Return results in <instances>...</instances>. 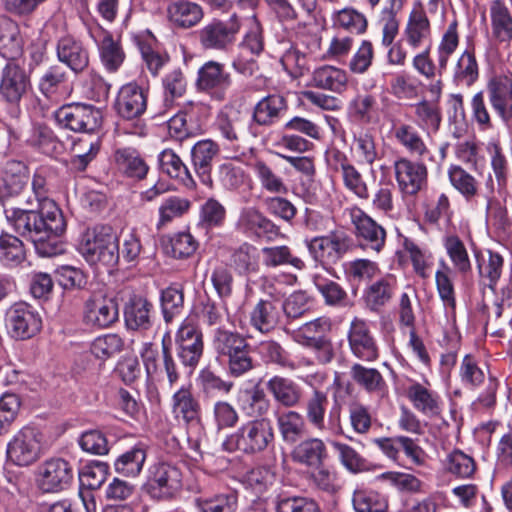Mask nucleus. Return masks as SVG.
I'll use <instances>...</instances> for the list:
<instances>
[{
	"mask_svg": "<svg viewBox=\"0 0 512 512\" xmlns=\"http://www.w3.org/2000/svg\"><path fill=\"white\" fill-rule=\"evenodd\" d=\"M351 354L364 362H374L380 357L377 338L369 321L354 317L346 334Z\"/></svg>",
	"mask_w": 512,
	"mask_h": 512,
	"instance_id": "f3484780",
	"label": "nucleus"
},
{
	"mask_svg": "<svg viewBox=\"0 0 512 512\" xmlns=\"http://www.w3.org/2000/svg\"><path fill=\"white\" fill-rule=\"evenodd\" d=\"M480 78V67L473 42L467 43L452 70V82L456 87H472Z\"/></svg>",
	"mask_w": 512,
	"mask_h": 512,
	"instance_id": "473e14b6",
	"label": "nucleus"
},
{
	"mask_svg": "<svg viewBox=\"0 0 512 512\" xmlns=\"http://www.w3.org/2000/svg\"><path fill=\"white\" fill-rule=\"evenodd\" d=\"M452 269L444 261H439V268L435 272V286L438 296L443 304L444 309L455 315L457 299L454 282L451 278Z\"/></svg>",
	"mask_w": 512,
	"mask_h": 512,
	"instance_id": "4d7b16f0",
	"label": "nucleus"
},
{
	"mask_svg": "<svg viewBox=\"0 0 512 512\" xmlns=\"http://www.w3.org/2000/svg\"><path fill=\"white\" fill-rule=\"evenodd\" d=\"M191 208V202L187 198L169 196L165 198L158 208L157 231L166 228L173 220L183 217Z\"/></svg>",
	"mask_w": 512,
	"mask_h": 512,
	"instance_id": "69168bd1",
	"label": "nucleus"
},
{
	"mask_svg": "<svg viewBox=\"0 0 512 512\" xmlns=\"http://www.w3.org/2000/svg\"><path fill=\"white\" fill-rule=\"evenodd\" d=\"M312 283L325 305L334 308H346L351 305V299L340 283L320 273L313 274Z\"/></svg>",
	"mask_w": 512,
	"mask_h": 512,
	"instance_id": "09e8293b",
	"label": "nucleus"
},
{
	"mask_svg": "<svg viewBox=\"0 0 512 512\" xmlns=\"http://www.w3.org/2000/svg\"><path fill=\"white\" fill-rule=\"evenodd\" d=\"M357 246L366 252L380 253L386 244L385 228L358 206L347 209Z\"/></svg>",
	"mask_w": 512,
	"mask_h": 512,
	"instance_id": "9b49d317",
	"label": "nucleus"
},
{
	"mask_svg": "<svg viewBox=\"0 0 512 512\" xmlns=\"http://www.w3.org/2000/svg\"><path fill=\"white\" fill-rule=\"evenodd\" d=\"M392 132L396 142L411 156L424 160L430 155V149L420 132L413 125L400 123L393 127Z\"/></svg>",
	"mask_w": 512,
	"mask_h": 512,
	"instance_id": "a18cd8bd",
	"label": "nucleus"
},
{
	"mask_svg": "<svg viewBox=\"0 0 512 512\" xmlns=\"http://www.w3.org/2000/svg\"><path fill=\"white\" fill-rule=\"evenodd\" d=\"M206 108L201 103H187L183 109L168 120V132L171 138L183 141L190 136L188 121L192 122Z\"/></svg>",
	"mask_w": 512,
	"mask_h": 512,
	"instance_id": "13d9d810",
	"label": "nucleus"
},
{
	"mask_svg": "<svg viewBox=\"0 0 512 512\" xmlns=\"http://www.w3.org/2000/svg\"><path fill=\"white\" fill-rule=\"evenodd\" d=\"M289 110L285 96L279 93L269 94L261 98L252 111V122L262 127H272L279 123Z\"/></svg>",
	"mask_w": 512,
	"mask_h": 512,
	"instance_id": "cd10ccee",
	"label": "nucleus"
},
{
	"mask_svg": "<svg viewBox=\"0 0 512 512\" xmlns=\"http://www.w3.org/2000/svg\"><path fill=\"white\" fill-rule=\"evenodd\" d=\"M236 229L254 242H273L282 236L280 226L254 206L241 209Z\"/></svg>",
	"mask_w": 512,
	"mask_h": 512,
	"instance_id": "4468645a",
	"label": "nucleus"
},
{
	"mask_svg": "<svg viewBox=\"0 0 512 512\" xmlns=\"http://www.w3.org/2000/svg\"><path fill=\"white\" fill-rule=\"evenodd\" d=\"M8 223L20 236L34 243L36 252L44 257H52L63 252V244L58 239L65 231L67 223L63 214L59 222L52 216L40 217L31 211L20 208H5Z\"/></svg>",
	"mask_w": 512,
	"mask_h": 512,
	"instance_id": "f257e3e1",
	"label": "nucleus"
},
{
	"mask_svg": "<svg viewBox=\"0 0 512 512\" xmlns=\"http://www.w3.org/2000/svg\"><path fill=\"white\" fill-rule=\"evenodd\" d=\"M292 460L307 467H320L328 458L324 441L311 437L300 441L291 452Z\"/></svg>",
	"mask_w": 512,
	"mask_h": 512,
	"instance_id": "79ce46f5",
	"label": "nucleus"
},
{
	"mask_svg": "<svg viewBox=\"0 0 512 512\" xmlns=\"http://www.w3.org/2000/svg\"><path fill=\"white\" fill-rule=\"evenodd\" d=\"M50 173V169L46 166H41L35 170L32 177L31 187L37 206L35 209L23 210L31 211L38 214L40 217L52 216V219L54 218L55 222H59L60 215L63 214V212L57 203L49 197L50 188L48 185V178Z\"/></svg>",
	"mask_w": 512,
	"mask_h": 512,
	"instance_id": "a878e982",
	"label": "nucleus"
},
{
	"mask_svg": "<svg viewBox=\"0 0 512 512\" xmlns=\"http://www.w3.org/2000/svg\"><path fill=\"white\" fill-rule=\"evenodd\" d=\"M274 444L275 431L272 420L260 418L243 423L224 439L222 447L229 453L238 451L247 456H254L273 448Z\"/></svg>",
	"mask_w": 512,
	"mask_h": 512,
	"instance_id": "f03ea898",
	"label": "nucleus"
},
{
	"mask_svg": "<svg viewBox=\"0 0 512 512\" xmlns=\"http://www.w3.org/2000/svg\"><path fill=\"white\" fill-rule=\"evenodd\" d=\"M226 299L217 301L208 294L201 296L195 306V314L198 320L207 327L221 325L226 315L228 307Z\"/></svg>",
	"mask_w": 512,
	"mask_h": 512,
	"instance_id": "bf43d9fd",
	"label": "nucleus"
},
{
	"mask_svg": "<svg viewBox=\"0 0 512 512\" xmlns=\"http://www.w3.org/2000/svg\"><path fill=\"white\" fill-rule=\"evenodd\" d=\"M266 388L274 400L286 408L297 406L302 398L301 387L292 379L275 375L271 377Z\"/></svg>",
	"mask_w": 512,
	"mask_h": 512,
	"instance_id": "c03bdc74",
	"label": "nucleus"
},
{
	"mask_svg": "<svg viewBox=\"0 0 512 512\" xmlns=\"http://www.w3.org/2000/svg\"><path fill=\"white\" fill-rule=\"evenodd\" d=\"M232 83V75L224 63L208 60L197 71L195 87L197 91L208 94L212 100L222 102Z\"/></svg>",
	"mask_w": 512,
	"mask_h": 512,
	"instance_id": "2eb2a0df",
	"label": "nucleus"
},
{
	"mask_svg": "<svg viewBox=\"0 0 512 512\" xmlns=\"http://www.w3.org/2000/svg\"><path fill=\"white\" fill-rule=\"evenodd\" d=\"M78 251L90 265L114 268L120 260L119 240L109 225H96L81 235Z\"/></svg>",
	"mask_w": 512,
	"mask_h": 512,
	"instance_id": "7ed1b4c3",
	"label": "nucleus"
},
{
	"mask_svg": "<svg viewBox=\"0 0 512 512\" xmlns=\"http://www.w3.org/2000/svg\"><path fill=\"white\" fill-rule=\"evenodd\" d=\"M158 161L160 170L170 178L179 180L187 188L196 187L188 167L172 149L163 150L158 156Z\"/></svg>",
	"mask_w": 512,
	"mask_h": 512,
	"instance_id": "052dcab7",
	"label": "nucleus"
},
{
	"mask_svg": "<svg viewBox=\"0 0 512 512\" xmlns=\"http://www.w3.org/2000/svg\"><path fill=\"white\" fill-rule=\"evenodd\" d=\"M56 125L74 133L94 134L102 126V111L83 102H71L61 105L53 112Z\"/></svg>",
	"mask_w": 512,
	"mask_h": 512,
	"instance_id": "39448f33",
	"label": "nucleus"
},
{
	"mask_svg": "<svg viewBox=\"0 0 512 512\" xmlns=\"http://www.w3.org/2000/svg\"><path fill=\"white\" fill-rule=\"evenodd\" d=\"M29 168L19 160H8L2 172L0 199L18 196L28 185Z\"/></svg>",
	"mask_w": 512,
	"mask_h": 512,
	"instance_id": "4c0bfd02",
	"label": "nucleus"
},
{
	"mask_svg": "<svg viewBox=\"0 0 512 512\" xmlns=\"http://www.w3.org/2000/svg\"><path fill=\"white\" fill-rule=\"evenodd\" d=\"M241 26L236 13L227 19L212 18L196 32V37L204 50L227 51L235 44Z\"/></svg>",
	"mask_w": 512,
	"mask_h": 512,
	"instance_id": "0eeeda50",
	"label": "nucleus"
},
{
	"mask_svg": "<svg viewBox=\"0 0 512 512\" xmlns=\"http://www.w3.org/2000/svg\"><path fill=\"white\" fill-rule=\"evenodd\" d=\"M149 91L147 82L130 81L123 84L113 105L117 115L124 120L139 119L147 110Z\"/></svg>",
	"mask_w": 512,
	"mask_h": 512,
	"instance_id": "dca6fc26",
	"label": "nucleus"
},
{
	"mask_svg": "<svg viewBox=\"0 0 512 512\" xmlns=\"http://www.w3.org/2000/svg\"><path fill=\"white\" fill-rule=\"evenodd\" d=\"M228 266L239 276L257 273L259 270L257 248L249 242H242L239 246L231 248Z\"/></svg>",
	"mask_w": 512,
	"mask_h": 512,
	"instance_id": "49530a36",
	"label": "nucleus"
},
{
	"mask_svg": "<svg viewBox=\"0 0 512 512\" xmlns=\"http://www.w3.org/2000/svg\"><path fill=\"white\" fill-rule=\"evenodd\" d=\"M37 89L50 102L67 98L73 90L68 69L57 63L48 66L38 79Z\"/></svg>",
	"mask_w": 512,
	"mask_h": 512,
	"instance_id": "b1692460",
	"label": "nucleus"
},
{
	"mask_svg": "<svg viewBox=\"0 0 512 512\" xmlns=\"http://www.w3.org/2000/svg\"><path fill=\"white\" fill-rule=\"evenodd\" d=\"M219 152L220 147L218 143L211 139L200 140L191 149V160L194 170L200 181L208 187L213 185L211 176L212 163Z\"/></svg>",
	"mask_w": 512,
	"mask_h": 512,
	"instance_id": "c9c22d12",
	"label": "nucleus"
},
{
	"mask_svg": "<svg viewBox=\"0 0 512 512\" xmlns=\"http://www.w3.org/2000/svg\"><path fill=\"white\" fill-rule=\"evenodd\" d=\"M32 89L30 73L18 62H6L1 70L0 97L11 106V115L18 117L22 99Z\"/></svg>",
	"mask_w": 512,
	"mask_h": 512,
	"instance_id": "1a4fd4ad",
	"label": "nucleus"
},
{
	"mask_svg": "<svg viewBox=\"0 0 512 512\" xmlns=\"http://www.w3.org/2000/svg\"><path fill=\"white\" fill-rule=\"evenodd\" d=\"M407 45L417 50L426 45L432 46V28L426 11L421 5L415 6L409 16L403 31Z\"/></svg>",
	"mask_w": 512,
	"mask_h": 512,
	"instance_id": "c85d7f7f",
	"label": "nucleus"
},
{
	"mask_svg": "<svg viewBox=\"0 0 512 512\" xmlns=\"http://www.w3.org/2000/svg\"><path fill=\"white\" fill-rule=\"evenodd\" d=\"M74 468L70 461L61 457L45 460L39 467V488L45 493H58L70 487Z\"/></svg>",
	"mask_w": 512,
	"mask_h": 512,
	"instance_id": "412c9836",
	"label": "nucleus"
},
{
	"mask_svg": "<svg viewBox=\"0 0 512 512\" xmlns=\"http://www.w3.org/2000/svg\"><path fill=\"white\" fill-rule=\"evenodd\" d=\"M114 159L119 171L125 177L135 181H141L147 177L149 165L136 148H118L114 153Z\"/></svg>",
	"mask_w": 512,
	"mask_h": 512,
	"instance_id": "a19ab883",
	"label": "nucleus"
},
{
	"mask_svg": "<svg viewBox=\"0 0 512 512\" xmlns=\"http://www.w3.org/2000/svg\"><path fill=\"white\" fill-rule=\"evenodd\" d=\"M184 286L180 283H172L160 293V306L163 319L171 323L184 309Z\"/></svg>",
	"mask_w": 512,
	"mask_h": 512,
	"instance_id": "0e129e2a",
	"label": "nucleus"
},
{
	"mask_svg": "<svg viewBox=\"0 0 512 512\" xmlns=\"http://www.w3.org/2000/svg\"><path fill=\"white\" fill-rule=\"evenodd\" d=\"M123 318L128 331L145 333L154 324V304L147 296L132 293L124 303Z\"/></svg>",
	"mask_w": 512,
	"mask_h": 512,
	"instance_id": "4be33fe9",
	"label": "nucleus"
},
{
	"mask_svg": "<svg viewBox=\"0 0 512 512\" xmlns=\"http://www.w3.org/2000/svg\"><path fill=\"white\" fill-rule=\"evenodd\" d=\"M393 168L398 188L403 194L415 196L427 187L428 168L423 160L399 157Z\"/></svg>",
	"mask_w": 512,
	"mask_h": 512,
	"instance_id": "6ab92c4d",
	"label": "nucleus"
},
{
	"mask_svg": "<svg viewBox=\"0 0 512 512\" xmlns=\"http://www.w3.org/2000/svg\"><path fill=\"white\" fill-rule=\"evenodd\" d=\"M238 403L242 413L251 419L267 418L271 407L270 400L259 385L245 390Z\"/></svg>",
	"mask_w": 512,
	"mask_h": 512,
	"instance_id": "864d4df0",
	"label": "nucleus"
},
{
	"mask_svg": "<svg viewBox=\"0 0 512 512\" xmlns=\"http://www.w3.org/2000/svg\"><path fill=\"white\" fill-rule=\"evenodd\" d=\"M348 120L361 127L376 125L380 120L379 105L373 94H357L347 106Z\"/></svg>",
	"mask_w": 512,
	"mask_h": 512,
	"instance_id": "e433bc0d",
	"label": "nucleus"
},
{
	"mask_svg": "<svg viewBox=\"0 0 512 512\" xmlns=\"http://www.w3.org/2000/svg\"><path fill=\"white\" fill-rule=\"evenodd\" d=\"M491 32L493 39L510 45L512 41V13L503 0H494L490 5Z\"/></svg>",
	"mask_w": 512,
	"mask_h": 512,
	"instance_id": "8fccbe9b",
	"label": "nucleus"
},
{
	"mask_svg": "<svg viewBox=\"0 0 512 512\" xmlns=\"http://www.w3.org/2000/svg\"><path fill=\"white\" fill-rule=\"evenodd\" d=\"M167 17L175 27L190 29L202 21L204 9L191 0H174L167 6Z\"/></svg>",
	"mask_w": 512,
	"mask_h": 512,
	"instance_id": "ea45409f",
	"label": "nucleus"
},
{
	"mask_svg": "<svg viewBox=\"0 0 512 512\" xmlns=\"http://www.w3.org/2000/svg\"><path fill=\"white\" fill-rule=\"evenodd\" d=\"M197 385L203 398L209 400L229 395L234 388L232 381L225 380L209 367L200 370Z\"/></svg>",
	"mask_w": 512,
	"mask_h": 512,
	"instance_id": "5fc2aeb1",
	"label": "nucleus"
},
{
	"mask_svg": "<svg viewBox=\"0 0 512 512\" xmlns=\"http://www.w3.org/2000/svg\"><path fill=\"white\" fill-rule=\"evenodd\" d=\"M442 244L455 271L461 275L470 273L472 270L471 260L461 238L456 234L446 235Z\"/></svg>",
	"mask_w": 512,
	"mask_h": 512,
	"instance_id": "e2e57ef3",
	"label": "nucleus"
},
{
	"mask_svg": "<svg viewBox=\"0 0 512 512\" xmlns=\"http://www.w3.org/2000/svg\"><path fill=\"white\" fill-rule=\"evenodd\" d=\"M171 413L175 421L186 427L198 426L202 421V406L191 383L182 385L171 396Z\"/></svg>",
	"mask_w": 512,
	"mask_h": 512,
	"instance_id": "5701e85b",
	"label": "nucleus"
},
{
	"mask_svg": "<svg viewBox=\"0 0 512 512\" xmlns=\"http://www.w3.org/2000/svg\"><path fill=\"white\" fill-rule=\"evenodd\" d=\"M82 318L88 327L109 328L119 320L118 302L100 293L93 294L84 302Z\"/></svg>",
	"mask_w": 512,
	"mask_h": 512,
	"instance_id": "aec40b11",
	"label": "nucleus"
},
{
	"mask_svg": "<svg viewBox=\"0 0 512 512\" xmlns=\"http://www.w3.org/2000/svg\"><path fill=\"white\" fill-rule=\"evenodd\" d=\"M486 91L496 115L505 123L512 121V78L494 75L487 81Z\"/></svg>",
	"mask_w": 512,
	"mask_h": 512,
	"instance_id": "bb28decb",
	"label": "nucleus"
},
{
	"mask_svg": "<svg viewBox=\"0 0 512 512\" xmlns=\"http://www.w3.org/2000/svg\"><path fill=\"white\" fill-rule=\"evenodd\" d=\"M331 319L325 316L304 323L294 332V340L305 348L315 352L316 360L321 365L329 364L335 357L332 340Z\"/></svg>",
	"mask_w": 512,
	"mask_h": 512,
	"instance_id": "423d86ee",
	"label": "nucleus"
},
{
	"mask_svg": "<svg viewBox=\"0 0 512 512\" xmlns=\"http://www.w3.org/2000/svg\"><path fill=\"white\" fill-rule=\"evenodd\" d=\"M281 302L275 299H260L249 313L250 326L261 334H269L280 324Z\"/></svg>",
	"mask_w": 512,
	"mask_h": 512,
	"instance_id": "c756f323",
	"label": "nucleus"
},
{
	"mask_svg": "<svg viewBox=\"0 0 512 512\" xmlns=\"http://www.w3.org/2000/svg\"><path fill=\"white\" fill-rule=\"evenodd\" d=\"M389 92L398 100H414L419 97L422 82L407 70L392 75Z\"/></svg>",
	"mask_w": 512,
	"mask_h": 512,
	"instance_id": "680f3d73",
	"label": "nucleus"
},
{
	"mask_svg": "<svg viewBox=\"0 0 512 512\" xmlns=\"http://www.w3.org/2000/svg\"><path fill=\"white\" fill-rule=\"evenodd\" d=\"M58 64H63L75 75L86 73L90 67V52L84 43L71 35L60 37L56 43Z\"/></svg>",
	"mask_w": 512,
	"mask_h": 512,
	"instance_id": "393cba45",
	"label": "nucleus"
},
{
	"mask_svg": "<svg viewBox=\"0 0 512 512\" xmlns=\"http://www.w3.org/2000/svg\"><path fill=\"white\" fill-rule=\"evenodd\" d=\"M98 52L101 64L111 74L118 72L126 59L120 40L114 39L109 31H106L98 45Z\"/></svg>",
	"mask_w": 512,
	"mask_h": 512,
	"instance_id": "6e6d98bb",
	"label": "nucleus"
},
{
	"mask_svg": "<svg viewBox=\"0 0 512 512\" xmlns=\"http://www.w3.org/2000/svg\"><path fill=\"white\" fill-rule=\"evenodd\" d=\"M197 512H236L238 508V491L221 487L215 492L202 493L193 500Z\"/></svg>",
	"mask_w": 512,
	"mask_h": 512,
	"instance_id": "7c9ffc66",
	"label": "nucleus"
},
{
	"mask_svg": "<svg viewBox=\"0 0 512 512\" xmlns=\"http://www.w3.org/2000/svg\"><path fill=\"white\" fill-rule=\"evenodd\" d=\"M397 289V279L392 274L372 281L363 291V301L372 312H380L393 299Z\"/></svg>",
	"mask_w": 512,
	"mask_h": 512,
	"instance_id": "f704fd0d",
	"label": "nucleus"
},
{
	"mask_svg": "<svg viewBox=\"0 0 512 512\" xmlns=\"http://www.w3.org/2000/svg\"><path fill=\"white\" fill-rule=\"evenodd\" d=\"M356 512H386L388 501L381 493L365 486H358L352 495Z\"/></svg>",
	"mask_w": 512,
	"mask_h": 512,
	"instance_id": "338daca9",
	"label": "nucleus"
},
{
	"mask_svg": "<svg viewBox=\"0 0 512 512\" xmlns=\"http://www.w3.org/2000/svg\"><path fill=\"white\" fill-rule=\"evenodd\" d=\"M175 352L181 367L190 376L204 356V335L195 324L184 321L178 327L175 336Z\"/></svg>",
	"mask_w": 512,
	"mask_h": 512,
	"instance_id": "6e6552de",
	"label": "nucleus"
},
{
	"mask_svg": "<svg viewBox=\"0 0 512 512\" xmlns=\"http://www.w3.org/2000/svg\"><path fill=\"white\" fill-rule=\"evenodd\" d=\"M41 441L42 434L37 428L22 427L7 443V461L19 467L35 463L41 454Z\"/></svg>",
	"mask_w": 512,
	"mask_h": 512,
	"instance_id": "ddd939ff",
	"label": "nucleus"
},
{
	"mask_svg": "<svg viewBox=\"0 0 512 512\" xmlns=\"http://www.w3.org/2000/svg\"><path fill=\"white\" fill-rule=\"evenodd\" d=\"M6 326L13 338L27 340L41 331L42 318L32 305L17 302L7 311Z\"/></svg>",
	"mask_w": 512,
	"mask_h": 512,
	"instance_id": "a211bd4d",
	"label": "nucleus"
},
{
	"mask_svg": "<svg viewBox=\"0 0 512 512\" xmlns=\"http://www.w3.org/2000/svg\"><path fill=\"white\" fill-rule=\"evenodd\" d=\"M405 394L413 408L422 415L434 418L441 414L443 402L437 391L425 387L418 381H412Z\"/></svg>",
	"mask_w": 512,
	"mask_h": 512,
	"instance_id": "2f4dec72",
	"label": "nucleus"
},
{
	"mask_svg": "<svg viewBox=\"0 0 512 512\" xmlns=\"http://www.w3.org/2000/svg\"><path fill=\"white\" fill-rule=\"evenodd\" d=\"M212 347L216 358L224 363L229 357H232L246 348H251V344L246 337L237 330L217 327L212 335Z\"/></svg>",
	"mask_w": 512,
	"mask_h": 512,
	"instance_id": "72a5a7b5",
	"label": "nucleus"
},
{
	"mask_svg": "<svg viewBox=\"0 0 512 512\" xmlns=\"http://www.w3.org/2000/svg\"><path fill=\"white\" fill-rule=\"evenodd\" d=\"M23 38L17 22L10 18L0 20V55L7 62H18L23 54Z\"/></svg>",
	"mask_w": 512,
	"mask_h": 512,
	"instance_id": "37998d69",
	"label": "nucleus"
},
{
	"mask_svg": "<svg viewBox=\"0 0 512 512\" xmlns=\"http://www.w3.org/2000/svg\"><path fill=\"white\" fill-rule=\"evenodd\" d=\"M328 405L327 394L321 390H314L305 402L304 418L317 431L328 432L331 435H341L343 434L341 407L337 404L333 405L328 414V421L325 422Z\"/></svg>",
	"mask_w": 512,
	"mask_h": 512,
	"instance_id": "9d476101",
	"label": "nucleus"
},
{
	"mask_svg": "<svg viewBox=\"0 0 512 512\" xmlns=\"http://www.w3.org/2000/svg\"><path fill=\"white\" fill-rule=\"evenodd\" d=\"M275 512H321L319 504L311 497L280 493L274 500Z\"/></svg>",
	"mask_w": 512,
	"mask_h": 512,
	"instance_id": "774afa93",
	"label": "nucleus"
},
{
	"mask_svg": "<svg viewBox=\"0 0 512 512\" xmlns=\"http://www.w3.org/2000/svg\"><path fill=\"white\" fill-rule=\"evenodd\" d=\"M332 26L335 31H341L357 37L366 33L368 20L366 16L353 7H345L332 15Z\"/></svg>",
	"mask_w": 512,
	"mask_h": 512,
	"instance_id": "3c124183",
	"label": "nucleus"
},
{
	"mask_svg": "<svg viewBox=\"0 0 512 512\" xmlns=\"http://www.w3.org/2000/svg\"><path fill=\"white\" fill-rule=\"evenodd\" d=\"M147 377L151 380L167 379L173 388L181 378V369L173 354V339L170 331L161 338V350L153 342H144L139 351Z\"/></svg>",
	"mask_w": 512,
	"mask_h": 512,
	"instance_id": "20e7f679",
	"label": "nucleus"
},
{
	"mask_svg": "<svg viewBox=\"0 0 512 512\" xmlns=\"http://www.w3.org/2000/svg\"><path fill=\"white\" fill-rule=\"evenodd\" d=\"M147 456L148 445L139 441L114 459V471L122 477L135 479L142 473Z\"/></svg>",
	"mask_w": 512,
	"mask_h": 512,
	"instance_id": "58836bf2",
	"label": "nucleus"
},
{
	"mask_svg": "<svg viewBox=\"0 0 512 512\" xmlns=\"http://www.w3.org/2000/svg\"><path fill=\"white\" fill-rule=\"evenodd\" d=\"M145 491L155 500H171L182 489L181 470L168 462H158L149 469Z\"/></svg>",
	"mask_w": 512,
	"mask_h": 512,
	"instance_id": "f8f14e48",
	"label": "nucleus"
},
{
	"mask_svg": "<svg viewBox=\"0 0 512 512\" xmlns=\"http://www.w3.org/2000/svg\"><path fill=\"white\" fill-rule=\"evenodd\" d=\"M441 465L446 474L462 480L473 479L478 469L474 457L458 448L447 453Z\"/></svg>",
	"mask_w": 512,
	"mask_h": 512,
	"instance_id": "de8ad7c7",
	"label": "nucleus"
},
{
	"mask_svg": "<svg viewBox=\"0 0 512 512\" xmlns=\"http://www.w3.org/2000/svg\"><path fill=\"white\" fill-rule=\"evenodd\" d=\"M277 427L282 441L287 445H294L306 433V422L302 414L295 410H287L276 418Z\"/></svg>",
	"mask_w": 512,
	"mask_h": 512,
	"instance_id": "603ef678",
	"label": "nucleus"
}]
</instances>
